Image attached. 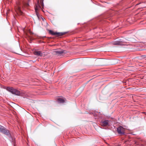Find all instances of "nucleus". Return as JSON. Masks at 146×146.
<instances>
[{"label": "nucleus", "instance_id": "1", "mask_svg": "<svg viewBox=\"0 0 146 146\" xmlns=\"http://www.w3.org/2000/svg\"><path fill=\"white\" fill-rule=\"evenodd\" d=\"M7 90L12 94L17 96H19L20 94V91L13 87H7Z\"/></svg>", "mask_w": 146, "mask_h": 146}, {"label": "nucleus", "instance_id": "2", "mask_svg": "<svg viewBox=\"0 0 146 146\" xmlns=\"http://www.w3.org/2000/svg\"><path fill=\"white\" fill-rule=\"evenodd\" d=\"M127 42V40L125 39H120L119 41L113 42L112 44L114 45H123V43Z\"/></svg>", "mask_w": 146, "mask_h": 146}, {"label": "nucleus", "instance_id": "3", "mask_svg": "<svg viewBox=\"0 0 146 146\" xmlns=\"http://www.w3.org/2000/svg\"><path fill=\"white\" fill-rule=\"evenodd\" d=\"M125 129L121 126H119L117 128V131L119 134L123 135L125 133Z\"/></svg>", "mask_w": 146, "mask_h": 146}, {"label": "nucleus", "instance_id": "4", "mask_svg": "<svg viewBox=\"0 0 146 146\" xmlns=\"http://www.w3.org/2000/svg\"><path fill=\"white\" fill-rule=\"evenodd\" d=\"M0 131L7 135H10L9 131L6 129L5 127L1 125H0Z\"/></svg>", "mask_w": 146, "mask_h": 146}, {"label": "nucleus", "instance_id": "5", "mask_svg": "<svg viewBox=\"0 0 146 146\" xmlns=\"http://www.w3.org/2000/svg\"><path fill=\"white\" fill-rule=\"evenodd\" d=\"M23 31L25 34V37L28 39L31 40V35L32 34L31 31L29 30L27 32H26L25 30H24Z\"/></svg>", "mask_w": 146, "mask_h": 146}, {"label": "nucleus", "instance_id": "6", "mask_svg": "<svg viewBox=\"0 0 146 146\" xmlns=\"http://www.w3.org/2000/svg\"><path fill=\"white\" fill-rule=\"evenodd\" d=\"M110 121L108 120H102L100 122L101 125L103 127L109 126Z\"/></svg>", "mask_w": 146, "mask_h": 146}, {"label": "nucleus", "instance_id": "7", "mask_svg": "<svg viewBox=\"0 0 146 146\" xmlns=\"http://www.w3.org/2000/svg\"><path fill=\"white\" fill-rule=\"evenodd\" d=\"M49 33L52 35H56L58 36L62 35L64 34V33H63L54 32L53 31L51 30L49 31Z\"/></svg>", "mask_w": 146, "mask_h": 146}, {"label": "nucleus", "instance_id": "8", "mask_svg": "<svg viewBox=\"0 0 146 146\" xmlns=\"http://www.w3.org/2000/svg\"><path fill=\"white\" fill-rule=\"evenodd\" d=\"M21 6L18 5L17 8V9L16 10V11L17 14L19 15H22L23 12L21 10Z\"/></svg>", "mask_w": 146, "mask_h": 146}, {"label": "nucleus", "instance_id": "9", "mask_svg": "<svg viewBox=\"0 0 146 146\" xmlns=\"http://www.w3.org/2000/svg\"><path fill=\"white\" fill-rule=\"evenodd\" d=\"M37 17L38 18V19L39 20H40V21H41L42 20L43 21H45V18L43 17H42L41 16H40L39 15H38V12H37Z\"/></svg>", "mask_w": 146, "mask_h": 146}, {"label": "nucleus", "instance_id": "10", "mask_svg": "<svg viewBox=\"0 0 146 146\" xmlns=\"http://www.w3.org/2000/svg\"><path fill=\"white\" fill-rule=\"evenodd\" d=\"M65 98H59L58 99V102L61 103H63L65 102Z\"/></svg>", "mask_w": 146, "mask_h": 146}, {"label": "nucleus", "instance_id": "11", "mask_svg": "<svg viewBox=\"0 0 146 146\" xmlns=\"http://www.w3.org/2000/svg\"><path fill=\"white\" fill-rule=\"evenodd\" d=\"M64 50H60L56 51H55L56 53L58 54H61L62 53H63L64 52Z\"/></svg>", "mask_w": 146, "mask_h": 146}, {"label": "nucleus", "instance_id": "12", "mask_svg": "<svg viewBox=\"0 0 146 146\" xmlns=\"http://www.w3.org/2000/svg\"><path fill=\"white\" fill-rule=\"evenodd\" d=\"M43 53L40 51H37V56H42L43 55Z\"/></svg>", "mask_w": 146, "mask_h": 146}, {"label": "nucleus", "instance_id": "13", "mask_svg": "<svg viewBox=\"0 0 146 146\" xmlns=\"http://www.w3.org/2000/svg\"><path fill=\"white\" fill-rule=\"evenodd\" d=\"M23 6H24L25 7H27L29 6V4L27 3H26L24 2L23 3V4L22 5V6H23Z\"/></svg>", "mask_w": 146, "mask_h": 146}, {"label": "nucleus", "instance_id": "14", "mask_svg": "<svg viewBox=\"0 0 146 146\" xmlns=\"http://www.w3.org/2000/svg\"><path fill=\"white\" fill-rule=\"evenodd\" d=\"M32 53H33V54L36 55V49H33L32 50Z\"/></svg>", "mask_w": 146, "mask_h": 146}, {"label": "nucleus", "instance_id": "15", "mask_svg": "<svg viewBox=\"0 0 146 146\" xmlns=\"http://www.w3.org/2000/svg\"><path fill=\"white\" fill-rule=\"evenodd\" d=\"M36 60H30L29 61V62H30V63L32 64V62H33V63L35 62L36 61Z\"/></svg>", "mask_w": 146, "mask_h": 146}, {"label": "nucleus", "instance_id": "16", "mask_svg": "<svg viewBox=\"0 0 146 146\" xmlns=\"http://www.w3.org/2000/svg\"><path fill=\"white\" fill-rule=\"evenodd\" d=\"M43 0H40V2L41 5L42 6H43Z\"/></svg>", "mask_w": 146, "mask_h": 146}, {"label": "nucleus", "instance_id": "17", "mask_svg": "<svg viewBox=\"0 0 146 146\" xmlns=\"http://www.w3.org/2000/svg\"><path fill=\"white\" fill-rule=\"evenodd\" d=\"M38 3H39L38 0H37V9H38V7H40V5H38Z\"/></svg>", "mask_w": 146, "mask_h": 146}, {"label": "nucleus", "instance_id": "18", "mask_svg": "<svg viewBox=\"0 0 146 146\" xmlns=\"http://www.w3.org/2000/svg\"><path fill=\"white\" fill-rule=\"evenodd\" d=\"M35 12L36 13V5H35Z\"/></svg>", "mask_w": 146, "mask_h": 146}, {"label": "nucleus", "instance_id": "19", "mask_svg": "<svg viewBox=\"0 0 146 146\" xmlns=\"http://www.w3.org/2000/svg\"><path fill=\"white\" fill-rule=\"evenodd\" d=\"M36 58V57H35L34 58Z\"/></svg>", "mask_w": 146, "mask_h": 146}, {"label": "nucleus", "instance_id": "20", "mask_svg": "<svg viewBox=\"0 0 146 146\" xmlns=\"http://www.w3.org/2000/svg\"><path fill=\"white\" fill-rule=\"evenodd\" d=\"M30 0H29V1Z\"/></svg>", "mask_w": 146, "mask_h": 146}]
</instances>
